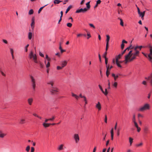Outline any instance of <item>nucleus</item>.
Returning a JSON list of instances; mask_svg holds the SVG:
<instances>
[{
  "label": "nucleus",
  "instance_id": "f257e3e1",
  "mask_svg": "<svg viewBox=\"0 0 152 152\" xmlns=\"http://www.w3.org/2000/svg\"><path fill=\"white\" fill-rule=\"evenodd\" d=\"M146 47L145 46H136L134 48L133 50H131L126 55L125 57L124 63L127 64L128 62H131L135 59L137 56L139 55L140 52L137 50V49H139L141 50L142 48H145Z\"/></svg>",
  "mask_w": 152,
  "mask_h": 152
},
{
  "label": "nucleus",
  "instance_id": "f03ea898",
  "mask_svg": "<svg viewBox=\"0 0 152 152\" xmlns=\"http://www.w3.org/2000/svg\"><path fill=\"white\" fill-rule=\"evenodd\" d=\"M28 58L33 60L36 63H38L37 56L35 53H34L32 51H31L28 55Z\"/></svg>",
  "mask_w": 152,
  "mask_h": 152
},
{
  "label": "nucleus",
  "instance_id": "7ed1b4c3",
  "mask_svg": "<svg viewBox=\"0 0 152 152\" xmlns=\"http://www.w3.org/2000/svg\"><path fill=\"white\" fill-rule=\"evenodd\" d=\"M150 108L151 106L150 104L148 103H146L144 104L142 106L139 108L138 110V111L143 112L145 111L150 110Z\"/></svg>",
  "mask_w": 152,
  "mask_h": 152
},
{
  "label": "nucleus",
  "instance_id": "20e7f679",
  "mask_svg": "<svg viewBox=\"0 0 152 152\" xmlns=\"http://www.w3.org/2000/svg\"><path fill=\"white\" fill-rule=\"evenodd\" d=\"M59 90L58 88L56 87H51L50 89V91L52 94H58Z\"/></svg>",
  "mask_w": 152,
  "mask_h": 152
},
{
  "label": "nucleus",
  "instance_id": "39448f33",
  "mask_svg": "<svg viewBox=\"0 0 152 152\" xmlns=\"http://www.w3.org/2000/svg\"><path fill=\"white\" fill-rule=\"evenodd\" d=\"M30 78L31 79V86L32 87L33 90L34 91H35V87L36 85L35 80L34 77L32 76H31Z\"/></svg>",
  "mask_w": 152,
  "mask_h": 152
},
{
  "label": "nucleus",
  "instance_id": "423d86ee",
  "mask_svg": "<svg viewBox=\"0 0 152 152\" xmlns=\"http://www.w3.org/2000/svg\"><path fill=\"white\" fill-rule=\"evenodd\" d=\"M73 138L76 143H77L79 141L80 137L78 134H75L73 136Z\"/></svg>",
  "mask_w": 152,
  "mask_h": 152
},
{
  "label": "nucleus",
  "instance_id": "0eeeda50",
  "mask_svg": "<svg viewBox=\"0 0 152 152\" xmlns=\"http://www.w3.org/2000/svg\"><path fill=\"white\" fill-rule=\"evenodd\" d=\"M88 10L86 8H84V9L81 8L80 9L77 10H76V13H79L80 12H85Z\"/></svg>",
  "mask_w": 152,
  "mask_h": 152
},
{
  "label": "nucleus",
  "instance_id": "6e6552de",
  "mask_svg": "<svg viewBox=\"0 0 152 152\" xmlns=\"http://www.w3.org/2000/svg\"><path fill=\"white\" fill-rule=\"evenodd\" d=\"M33 99L32 97L29 98L27 99L28 103L29 105H31L33 102Z\"/></svg>",
  "mask_w": 152,
  "mask_h": 152
},
{
  "label": "nucleus",
  "instance_id": "1a4fd4ad",
  "mask_svg": "<svg viewBox=\"0 0 152 152\" xmlns=\"http://www.w3.org/2000/svg\"><path fill=\"white\" fill-rule=\"evenodd\" d=\"M26 122V120L25 118L22 117L20 119L19 123L20 124H25Z\"/></svg>",
  "mask_w": 152,
  "mask_h": 152
},
{
  "label": "nucleus",
  "instance_id": "9d476101",
  "mask_svg": "<svg viewBox=\"0 0 152 152\" xmlns=\"http://www.w3.org/2000/svg\"><path fill=\"white\" fill-rule=\"evenodd\" d=\"M96 107L98 110V111H100L101 109V105L100 103L98 102L96 104Z\"/></svg>",
  "mask_w": 152,
  "mask_h": 152
},
{
  "label": "nucleus",
  "instance_id": "9b49d317",
  "mask_svg": "<svg viewBox=\"0 0 152 152\" xmlns=\"http://www.w3.org/2000/svg\"><path fill=\"white\" fill-rule=\"evenodd\" d=\"M67 64V61L66 60L61 61V66L63 68L66 66Z\"/></svg>",
  "mask_w": 152,
  "mask_h": 152
},
{
  "label": "nucleus",
  "instance_id": "f8f14e48",
  "mask_svg": "<svg viewBox=\"0 0 152 152\" xmlns=\"http://www.w3.org/2000/svg\"><path fill=\"white\" fill-rule=\"evenodd\" d=\"M32 22L31 23V28L33 30L34 27V24H35V21H34V17H33L32 18Z\"/></svg>",
  "mask_w": 152,
  "mask_h": 152
},
{
  "label": "nucleus",
  "instance_id": "ddd939ff",
  "mask_svg": "<svg viewBox=\"0 0 152 152\" xmlns=\"http://www.w3.org/2000/svg\"><path fill=\"white\" fill-rule=\"evenodd\" d=\"M7 135V134L0 131V138H4Z\"/></svg>",
  "mask_w": 152,
  "mask_h": 152
},
{
  "label": "nucleus",
  "instance_id": "4468645a",
  "mask_svg": "<svg viewBox=\"0 0 152 152\" xmlns=\"http://www.w3.org/2000/svg\"><path fill=\"white\" fill-rule=\"evenodd\" d=\"M120 75H121L120 74H118L116 75H115V74L114 73H112V76L114 77V80L115 81H116L117 80V78L119 77V76H120Z\"/></svg>",
  "mask_w": 152,
  "mask_h": 152
},
{
  "label": "nucleus",
  "instance_id": "2eb2a0df",
  "mask_svg": "<svg viewBox=\"0 0 152 152\" xmlns=\"http://www.w3.org/2000/svg\"><path fill=\"white\" fill-rule=\"evenodd\" d=\"M47 83L48 85H50L51 86V87H53V84H54V81L53 80H50L47 81Z\"/></svg>",
  "mask_w": 152,
  "mask_h": 152
},
{
  "label": "nucleus",
  "instance_id": "dca6fc26",
  "mask_svg": "<svg viewBox=\"0 0 152 152\" xmlns=\"http://www.w3.org/2000/svg\"><path fill=\"white\" fill-rule=\"evenodd\" d=\"M127 42L124 40H123L122 41V43L121 45V48L122 50H123L124 47V43H127Z\"/></svg>",
  "mask_w": 152,
  "mask_h": 152
},
{
  "label": "nucleus",
  "instance_id": "f3484780",
  "mask_svg": "<svg viewBox=\"0 0 152 152\" xmlns=\"http://www.w3.org/2000/svg\"><path fill=\"white\" fill-rule=\"evenodd\" d=\"M145 11H144L143 12H140V13H138L139 15V16L140 17H141L142 19L143 18H142L145 15Z\"/></svg>",
  "mask_w": 152,
  "mask_h": 152
},
{
  "label": "nucleus",
  "instance_id": "a211bd4d",
  "mask_svg": "<svg viewBox=\"0 0 152 152\" xmlns=\"http://www.w3.org/2000/svg\"><path fill=\"white\" fill-rule=\"evenodd\" d=\"M72 97H75L76 100H78L79 99V96L76 94H74L73 93H72Z\"/></svg>",
  "mask_w": 152,
  "mask_h": 152
},
{
  "label": "nucleus",
  "instance_id": "6ab92c4d",
  "mask_svg": "<svg viewBox=\"0 0 152 152\" xmlns=\"http://www.w3.org/2000/svg\"><path fill=\"white\" fill-rule=\"evenodd\" d=\"M144 131L145 133L147 134L149 131L148 127L146 126H145L144 128Z\"/></svg>",
  "mask_w": 152,
  "mask_h": 152
},
{
  "label": "nucleus",
  "instance_id": "aec40b11",
  "mask_svg": "<svg viewBox=\"0 0 152 152\" xmlns=\"http://www.w3.org/2000/svg\"><path fill=\"white\" fill-rule=\"evenodd\" d=\"M123 55L121 53L120 54H119L118 56H117L115 57V59L117 60H117H118L120 59L121 57Z\"/></svg>",
  "mask_w": 152,
  "mask_h": 152
},
{
  "label": "nucleus",
  "instance_id": "412c9836",
  "mask_svg": "<svg viewBox=\"0 0 152 152\" xmlns=\"http://www.w3.org/2000/svg\"><path fill=\"white\" fill-rule=\"evenodd\" d=\"M33 35V34L31 32H29L28 33V38L29 40H31V39Z\"/></svg>",
  "mask_w": 152,
  "mask_h": 152
},
{
  "label": "nucleus",
  "instance_id": "4be33fe9",
  "mask_svg": "<svg viewBox=\"0 0 152 152\" xmlns=\"http://www.w3.org/2000/svg\"><path fill=\"white\" fill-rule=\"evenodd\" d=\"M64 145L63 144H61L58 147V149L59 151L62 150L63 149Z\"/></svg>",
  "mask_w": 152,
  "mask_h": 152
},
{
  "label": "nucleus",
  "instance_id": "5701e85b",
  "mask_svg": "<svg viewBox=\"0 0 152 152\" xmlns=\"http://www.w3.org/2000/svg\"><path fill=\"white\" fill-rule=\"evenodd\" d=\"M43 126L45 127L46 128L49 127L50 125H51V124L46 123H44L43 124Z\"/></svg>",
  "mask_w": 152,
  "mask_h": 152
},
{
  "label": "nucleus",
  "instance_id": "b1692460",
  "mask_svg": "<svg viewBox=\"0 0 152 152\" xmlns=\"http://www.w3.org/2000/svg\"><path fill=\"white\" fill-rule=\"evenodd\" d=\"M106 36L107 38L106 39V44H109V42L110 39V37L108 35H107Z\"/></svg>",
  "mask_w": 152,
  "mask_h": 152
},
{
  "label": "nucleus",
  "instance_id": "393cba45",
  "mask_svg": "<svg viewBox=\"0 0 152 152\" xmlns=\"http://www.w3.org/2000/svg\"><path fill=\"white\" fill-rule=\"evenodd\" d=\"M45 64L46 65V67L47 68H48L50 67V64L49 62L48 61L47 63L46 60L45 59Z\"/></svg>",
  "mask_w": 152,
  "mask_h": 152
},
{
  "label": "nucleus",
  "instance_id": "a878e982",
  "mask_svg": "<svg viewBox=\"0 0 152 152\" xmlns=\"http://www.w3.org/2000/svg\"><path fill=\"white\" fill-rule=\"evenodd\" d=\"M112 86L113 88H116L117 87L118 83L117 82H115L112 84Z\"/></svg>",
  "mask_w": 152,
  "mask_h": 152
},
{
  "label": "nucleus",
  "instance_id": "bb28decb",
  "mask_svg": "<svg viewBox=\"0 0 152 152\" xmlns=\"http://www.w3.org/2000/svg\"><path fill=\"white\" fill-rule=\"evenodd\" d=\"M116 64L117 66L121 68L122 67L121 66L120 64V63L118 62V60H117V59L116 60Z\"/></svg>",
  "mask_w": 152,
  "mask_h": 152
},
{
  "label": "nucleus",
  "instance_id": "cd10ccee",
  "mask_svg": "<svg viewBox=\"0 0 152 152\" xmlns=\"http://www.w3.org/2000/svg\"><path fill=\"white\" fill-rule=\"evenodd\" d=\"M129 142L130 143V145H132V144L133 142V139L131 137H129Z\"/></svg>",
  "mask_w": 152,
  "mask_h": 152
},
{
  "label": "nucleus",
  "instance_id": "c85d7f7f",
  "mask_svg": "<svg viewBox=\"0 0 152 152\" xmlns=\"http://www.w3.org/2000/svg\"><path fill=\"white\" fill-rule=\"evenodd\" d=\"M61 1L59 0H54V3L55 4H58Z\"/></svg>",
  "mask_w": 152,
  "mask_h": 152
},
{
  "label": "nucleus",
  "instance_id": "c756f323",
  "mask_svg": "<svg viewBox=\"0 0 152 152\" xmlns=\"http://www.w3.org/2000/svg\"><path fill=\"white\" fill-rule=\"evenodd\" d=\"M72 6L71 5H70L69 6V7L67 8V9L66 11V13H67L68 11L70 10V9L72 8Z\"/></svg>",
  "mask_w": 152,
  "mask_h": 152
},
{
  "label": "nucleus",
  "instance_id": "7c9ffc66",
  "mask_svg": "<svg viewBox=\"0 0 152 152\" xmlns=\"http://www.w3.org/2000/svg\"><path fill=\"white\" fill-rule=\"evenodd\" d=\"M86 5L87 7V10L90 8V1L88 2L86 4Z\"/></svg>",
  "mask_w": 152,
  "mask_h": 152
},
{
  "label": "nucleus",
  "instance_id": "2f4dec72",
  "mask_svg": "<svg viewBox=\"0 0 152 152\" xmlns=\"http://www.w3.org/2000/svg\"><path fill=\"white\" fill-rule=\"evenodd\" d=\"M105 95L107 96L108 94V92L107 91V89L105 88V91H104V92H102Z\"/></svg>",
  "mask_w": 152,
  "mask_h": 152
},
{
  "label": "nucleus",
  "instance_id": "473e14b6",
  "mask_svg": "<svg viewBox=\"0 0 152 152\" xmlns=\"http://www.w3.org/2000/svg\"><path fill=\"white\" fill-rule=\"evenodd\" d=\"M47 4H46V5H45V6H44L43 7H41V8H40V9H39V10L38 11V13H39L42 10V9H43V8L45 6H47Z\"/></svg>",
  "mask_w": 152,
  "mask_h": 152
},
{
  "label": "nucleus",
  "instance_id": "72a5a7b5",
  "mask_svg": "<svg viewBox=\"0 0 152 152\" xmlns=\"http://www.w3.org/2000/svg\"><path fill=\"white\" fill-rule=\"evenodd\" d=\"M30 149V147L29 145L27 146L26 148V150L27 152L29 151Z\"/></svg>",
  "mask_w": 152,
  "mask_h": 152
},
{
  "label": "nucleus",
  "instance_id": "f704fd0d",
  "mask_svg": "<svg viewBox=\"0 0 152 152\" xmlns=\"http://www.w3.org/2000/svg\"><path fill=\"white\" fill-rule=\"evenodd\" d=\"M132 121L133 123L136 122L135 119V116L134 115H133V117L132 119Z\"/></svg>",
  "mask_w": 152,
  "mask_h": 152
},
{
  "label": "nucleus",
  "instance_id": "c9c22d12",
  "mask_svg": "<svg viewBox=\"0 0 152 152\" xmlns=\"http://www.w3.org/2000/svg\"><path fill=\"white\" fill-rule=\"evenodd\" d=\"M34 13L33 10L32 9L30 10L28 14L29 15H32Z\"/></svg>",
  "mask_w": 152,
  "mask_h": 152
},
{
  "label": "nucleus",
  "instance_id": "e433bc0d",
  "mask_svg": "<svg viewBox=\"0 0 152 152\" xmlns=\"http://www.w3.org/2000/svg\"><path fill=\"white\" fill-rule=\"evenodd\" d=\"M142 145H143V143L142 142H141L139 144H137L136 145V146L137 147H139L141 146H142Z\"/></svg>",
  "mask_w": 152,
  "mask_h": 152
},
{
  "label": "nucleus",
  "instance_id": "4c0bfd02",
  "mask_svg": "<svg viewBox=\"0 0 152 152\" xmlns=\"http://www.w3.org/2000/svg\"><path fill=\"white\" fill-rule=\"evenodd\" d=\"M120 25L122 26H124V22H123V20L121 19H120Z\"/></svg>",
  "mask_w": 152,
  "mask_h": 152
},
{
  "label": "nucleus",
  "instance_id": "58836bf2",
  "mask_svg": "<svg viewBox=\"0 0 152 152\" xmlns=\"http://www.w3.org/2000/svg\"><path fill=\"white\" fill-rule=\"evenodd\" d=\"M10 51L11 53V55L14 54V50L12 48H10Z\"/></svg>",
  "mask_w": 152,
  "mask_h": 152
},
{
  "label": "nucleus",
  "instance_id": "ea45409f",
  "mask_svg": "<svg viewBox=\"0 0 152 152\" xmlns=\"http://www.w3.org/2000/svg\"><path fill=\"white\" fill-rule=\"evenodd\" d=\"M151 55L148 54V58H149V60L150 61H152V57L151 56Z\"/></svg>",
  "mask_w": 152,
  "mask_h": 152
},
{
  "label": "nucleus",
  "instance_id": "a19ab883",
  "mask_svg": "<svg viewBox=\"0 0 152 152\" xmlns=\"http://www.w3.org/2000/svg\"><path fill=\"white\" fill-rule=\"evenodd\" d=\"M63 68L61 66H57V69L58 70L62 69Z\"/></svg>",
  "mask_w": 152,
  "mask_h": 152
},
{
  "label": "nucleus",
  "instance_id": "79ce46f5",
  "mask_svg": "<svg viewBox=\"0 0 152 152\" xmlns=\"http://www.w3.org/2000/svg\"><path fill=\"white\" fill-rule=\"evenodd\" d=\"M66 25L68 27H71L72 26V24L71 23H67Z\"/></svg>",
  "mask_w": 152,
  "mask_h": 152
},
{
  "label": "nucleus",
  "instance_id": "37998d69",
  "mask_svg": "<svg viewBox=\"0 0 152 152\" xmlns=\"http://www.w3.org/2000/svg\"><path fill=\"white\" fill-rule=\"evenodd\" d=\"M108 82V89H110V82L109 80H107Z\"/></svg>",
  "mask_w": 152,
  "mask_h": 152
},
{
  "label": "nucleus",
  "instance_id": "c03bdc74",
  "mask_svg": "<svg viewBox=\"0 0 152 152\" xmlns=\"http://www.w3.org/2000/svg\"><path fill=\"white\" fill-rule=\"evenodd\" d=\"M89 25L92 28L94 29L95 28V26L93 24L91 23H89Z\"/></svg>",
  "mask_w": 152,
  "mask_h": 152
},
{
  "label": "nucleus",
  "instance_id": "a18cd8bd",
  "mask_svg": "<svg viewBox=\"0 0 152 152\" xmlns=\"http://www.w3.org/2000/svg\"><path fill=\"white\" fill-rule=\"evenodd\" d=\"M107 51H105L104 55H103V57L104 58H107L106 57V55H107Z\"/></svg>",
  "mask_w": 152,
  "mask_h": 152
},
{
  "label": "nucleus",
  "instance_id": "49530a36",
  "mask_svg": "<svg viewBox=\"0 0 152 152\" xmlns=\"http://www.w3.org/2000/svg\"><path fill=\"white\" fill-rule=\"evenodd\" d=\"M29 45L27 44L25 47V51L26 52H27L28 51V49L27 48L29 46Z\"/></svg>",
  "mask_w": 152,
  "mask_h": 152
},
{
  "label": "nucleus",
  "instance_id": "de8ad7c7",
  "mask_svg": "<svg viewBox=\"0 0 152 152\" xmlns=\"http://www.w3.org/2000/svg\"><path fill=\"white\" fill-rule=\"evenodd\" d=\"M138 118H143V116L140 113H139L138 114Z\"/></svg>",
  "mask_w": 152,
  "mask_h": 152
},
{
  "label": "nucleus",
  "instance_id": "09e8293b",
  "mask_svg": "<svg viewBox=\"0 0 152 152\" xmlns=\"http://www.w3.org/2000/svg\"><path fill=\"white\" fill-rule=\"evenodd\" d=\"M83 34H79L77 35V37H81L83 35Z\"/></svg>",
  "mask_w": 152,
  "mask_h": 152
},
{
  "label": "nucleus",
  "instance_id": "8fccbe9b",
  "mask_svg": "<svg viewBox=\"0 0 152 152\" xmlns=\"http://www.w3.org/2000/svg\"><path fill=\"white\" fill-rule=\"evenodd\" d=\"M109 74H110V71H109L106 70V75L107 77H108Z\"/></svg>",
  "mask_w": 152,
  "mask_h": 152
},
{
  "label": "nucleus",
  "instance_id": "3c124183",
  "mask_svg": "<svg viewBox=\"0 0 152 152\" xmlns=\"http://www.w3.org/2000/svg\"><path fill=\"white\" fill-rule=\"evenodd\" d=\"M117 135L118 136H119L120 135V129H118L117 131Z\"/></svg>",
  "mask_w": 152,
  "mask_h": 152
},
{
  "label": "nucleus",
  "instance_id": "603ef678",
  "mask_svg": "<svg viewBox=\"0 0 152 152\" xmlns=\"http://www.w3.org/2000/svg\"><path fill=\"white\" fill-rule=\"evenodd\" d=\"M99 88L101 90V91H102V92H104V91H103L102 86L100 85H99Z\"/></svg>",
  "mask_w": 152,
  "mask_h": 152
},
{
  "label": "nucleus",
  "instance_id": "864d4df0",
  "mask_svg": "<svg viewBox=\"0 0 152 152\" xmlns=\"http://www.w3.org/2000/svg\"><path fill=\"white\" fill-rule=\"evenodd\" d=\"M133 123L134 124V126L136 128H137V127H139L138 126V125L137 123L136 122H134Z\"/></svg>",
  "mask_w": 152,
  "mask_h": 152
},
{
  "label": "nucleus",
  "instance_id": "5fc2aeb1",
  "mask_svg": "<svg viewBox=\"0 0 152 152\" xmlns=\"http://www.w3.org/2000/svg\"><path fill=\"white\" fill-rule=\"evenodd\" d=\"M104 122L106 123H107V117L106 115H105Z\"/></svg>",
  "mask_w": 152,
  "mask_h": 152
},
{
  "label": "nucleus",
  "instance_id": "6e6d98bb",
  "mask_svg": "<svg viewBox=\"0 0 152 152\" xmlns=\"http://www.w3.org/2000/svg\"><path fill=\"white\" fill-rule=\"evenodd\" d=\"M145 46L146 47L145 48L148 47V48H149L150 49L152 48V46H151L150 44H148L147 46Z\"/></svg>",
  "mask_w": 152,
  "mask_h": 152
},
{
  "label": "nucleus",
  "instance_id": "4d7b16f0",
  "mask_svg": "<svg viewBox=\"0 0 152 152\" xmlns=\"http://www.w3.org/2000/svg\"><path fill=\"white\" fill-rule=\"evenodd\" d=\"M108 47H109V44H106V49H105L106 51H107V50H108Z\"/></svg>",
  "mask_w": 152,
  "mask_h": 152
},
{
  "label": "nucleus",
  "instance_id": "13d9d810",
  "mask_svg": "<svg viewBox=\"0 0 152 152\" xmlns=\"http://www.w3.org/2000/svg\"><path fill=\"white\" fill-rule=\"evenodd\" d=\"M83 98V101L84 102H85L87 101V99L85 96Z\"/></svg>",
  "mask_w": 152,
  "mask_h": 152
},
{
  "label": "nucleus",
  "instance_id": "bf43d9fd",
  "mask_svg": "<svg viewBox=\"0 0 152 152\" xmlns=\"http://www.w3.org/2000/svg\"><path fill=\"white\" fill-rule=\"evenodd\" d=\"M111 135H114L113 129H112L110 131Z\"/></svg>",
  "mask_w": 152,
  "mask_h": 152
},
{
  "label": "nucleus",
  "instance_id": "052dcab7",
  "mask_svg": "<svg viewBox=\"0 0 152 152\" xmlns=\"http://www.w3.org/2000/svg\"><path fill=\"white\" fill-rule=\"evenodd\" d=\"M34 148L33 147H31V152H34Z\"/></svg>",
  "mask_w": 152,
  "mask_h": 152
},
{
  "label": "nucleus",
  "instance_id": "680f3d73",
  "mask_svg": "<svg viewBox=\"0 0 152 152\" xmlns=\"http://www.w3.org/2000/svg\"><path fill=\"white\" fill-rule=\"evenodd\" d=\"M137 129V131L138 132H140V131L141 130V128L140 127H138L137 128H136Z\"/></svg>",
  "mask_w": 152,
  "mask_h": 152
},
{
  "label": "nucleus",
  "instance_id": "e2e57ef3",
  "mask_svg": "<svg viewBox=\"0 0 152 152\" xmlns=\"http://www.w3.org/2000/svg\"><path fill=\"white\" fill-rule=\"evenodd\" d=\"M2 41L5 44H7L8 43L7 41L5 39H3L2 40Z\"/></svg>",
  "mask_w": 152,
  "mask_h": 152
},
{
  "label": "nucleus",
  "instance_id": "0e129e2a",
  "mask_svg": "<svg viewBox=\"0 0 152 152\" xmlns=\"http://www.w3.org/2000/svg\"><path fill=\"white\" fill-rule=\"evenodd\" d=\"M33 115L35 117L38 118V115L36 114V113H33Z\"/></svg>",
  "mask_w": 152,
  "mask_h": 152
},
{
  "label": "nucleus",
  "instance_id": "69168bd1",
  "mask_svg": "<svg viewBox=\"0 0 152 152\" xmlns=\"http://www.w3.org/2000/svg\"><path fill=\"white\" fill-rule=\"evenodd\" d=\"M101 3V1L100 0H98L96 1V3H97V4H100Z\"/></svg>",
  "mask_w": 152,
  "mask_h": 152
},
{
  "label": "nucleus",
  "instance_id": "338daca9",
  "mask_svg": "<svg viewBox=\"0 0 152 152\" xmlns=\"http://www.w3.org/2000/svg\"><path fill=\"white\" fill-rule=\"evenodd\" d=\"M106 68H107V70H108V71H109V65H106Z\"/></svg>",
  "mask_w": 152,
  "mask_h": 152
},
{
  "label": "nucleus",
  "instance_id": "774afa93",
  "mask_svg": "<svg viewBox=\"0 0 152 152\" xmlns=\"http://www.w3.org/2000/svg\"><path fill=\"white\" fill-rule=\"evenodd\" d=\"M150 53L149 54L151 55H152V48L150 49Z\"/></svg>",
  "mask_w": 152,
  "mask_h": 152
}]
</instances>
